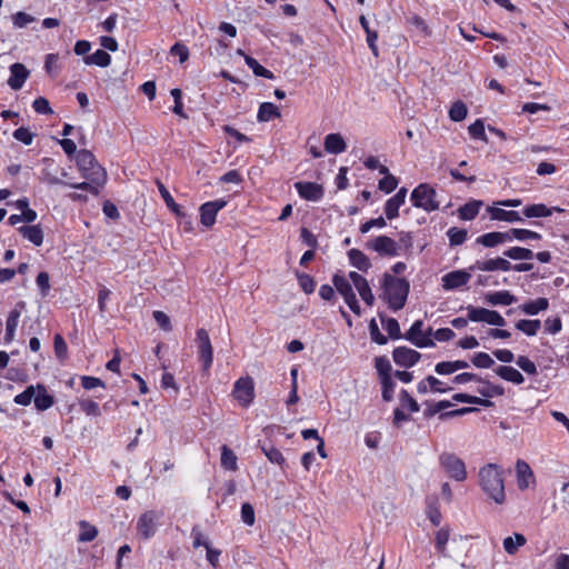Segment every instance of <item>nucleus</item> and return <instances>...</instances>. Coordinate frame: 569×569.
<instances>
[{
    "instance_id": "nucleus-60",
    "label": "nucleus",
    "mask_w": 569,
    "mask_h": 569,
    "mask_svg": "<svg viewBox=\"0 0 569 569\" xmlns=\"http://www.w3.org/2000/svg\"><path fill=\"white\" fill-rule=\"evenodd\" d=\"M13 138L29 146L32 143L33 133L28 128L20 127L13 131Z\"/></svg>"
},
{
    "instance_id": "nucleus-43",
    "label": "nucleus",
    "mask_w": 569,
    "mask_h": 569,
    "mask_svg": "<svg viewBox=\"0 0 569 569\" xmlns=\"http://www.w3.org/2000/svg\"><path fill=\"white\" fill-rule=\"evenodd\" d=\"M157 186H158L159 192H160L163 201L166 202L167 207L177 216H183V213L180 210L179 204L176 203L174 199L172 198V196L170 194L168 189L164 187V184L160 181H157Z\"/></svg>"
},
{
    "instance_id": "nucleus-61",
    "label": "nucleus",
    "mask_w": 569,
    "mask_h": 569,
    "mask_svg": "<svg viewBox=\"0 0 569 569\" xmlns=\"http://www.w3.org/2000/svg\"><path fill=\"white\" fill-rule=\"evenodd\" d=\"M241 519L248 526H253L256 521L253 507L249 502L241 506Z\"/></svg>"
},
{
    "instance_id": "nucleus-4",
    "label": "nucleus",
    "mask_w": 569,
    "mask_h": 569,
    "mask_svg": "<svg viewBox=\"0 0 569 569\" xmlns=\"http://www.w3.org/2000/svg\"><path fill=\"white\" fill-rule=\"evenodd\" d=\"M162 518L163 512L161 510L143 511L136 522L137 535L143 540L151 539L162 525Z\"/></svg>"
},
{
    "instance_id": "nucleus-55",
    "label": "nucleus",
    "mask_w": 569,
    "mask_h": 569,
    "mask_svg": "<svg viewBox=\"0 0 569 569\" xmlns=\"http://www.w3.org/2000/svg\"><path fill=\"white\" fill-rule=\"evenodd\" d=\"M170 93L174 100L172 111L181 118H187V114L183 112L182 91L179 88H174Z\"/></svg>"
},
{
    "instance_id": "nucleus-26",
    "label": "nucleus",
    "mask_w": 569,
    "mask_h": 569,
    "mask_svg": "<svg viewBox=\"0 0 569 569\" xmlns=\"http://www.w3.org/2000/svg\"><path fill=\"white\" fill-rule=\"evenodd\" d=\"M527 542L522 533L515 532L512 536L506 537L502 541L505 551L508 555H516L519 548L523 547Z\"/></svg>"
},
{
    "instance_id": "nucleus-54",
    "label": "nucleus",
    "mask_w": 569,
    "mask_h": 569,
    "mask_svg": "<svg viewBox=\"0 0 569 569\" xmlns=\"http://www.w3.org/2000/svg\"><path fill=\"white\" fill-rule=\"evenodd\" d=\"M299 284L305 293L309 295L315 291L316 282L313 278L307 273H297Z\"/></svg>"
},
{
    "instance_id": "nucleus-38",
    "label": "nucleus",
    "mask_w": 569,
    "mask_h": 569,
    "mask_svg": "<svg viewBox=\"0 0 569 569\" xmlns=\"http://www.w3.org/2000/svg\"><path fill=\"white\" fill-rule=\"evenodd\" d=\"M508 232H509L510 241H512L513 239H516L518 241L540 240L541 239L540 233H538L536 231L528 230V229L512 228Z\"/></svg>"
},
{
    "instance_id": "nucleus-30",
    "label": "nucleus",
    "mask_w": 569,
    "mask_h": 569,
    "mask_svg": "<svg viewBox=\"0 0 569 569\" xmlns=\"http://www.w3.org/2000/svg\"><path fill=\"white\" fill-rule=\"evenodd\" d=\"M18 231L34 246H41L43 242V232L39 226H23Z\"/></svg>"
},
{
    "instance_id": "nucleus-39",
    "label": "nucleus",
    "mask_w": 569,
    "mask_h": 569,
    "mask_svg": "<svg viewBox=\"0 0 569 569\" xmlns=\"http://www.w3.org/2000/svg\"><path fill=\"white\" fill-rule=\"evenodd\" d=\"M516 328L518 330H520L521 332H523L525 335L532 337L538 333L539 329L541 328V322L538 319H536V320L522 319L516 323Z\"/></svg>"
},
{
    "instance_id": "nucleus-52",
    "label": "nucleus",
    "mask_w": 569,
    "mask_h": 569,
    "mask_svg": "<svg viewBox=\"0 0 569 569\" xmlns=\"http://www.w3.org/2000/svg\"><path fill=\"white\" fill-rule=\"evenodd\" d=\"M262 451L266 455V457L269 459L270 462L277 463L279 466L284 465V457L282 456L281 451L277 449L273 446L270 447H262Z\"/></svg>"
},
{
    "instance_id": "nucleus-33",
    "label": "nucleus",
    "mask_w": 569,
    "mask_h": 569,
    "mask_svg": "<svg viewBox=\"0 0 569 569\" xmlns=\"http://www.w3.org/2000/svg\"><path fill=\"white\" fill-rule=\"evenodd\" d=\"M553 210L560 211L559 208H548L543 203L530 204L523 209V216L527 218L549 217Z\"/></svg>"
},
{
    "instance_id": "nucleus-42",
    "label": "nucleus",
    "mask_w": 569,
    "mask_h": 569,
    "mask_svg": "<svg viewBox=\"0 0 569 569\" xmlns=\"http://www.w3.org/2000/svg\"><path fill=\"white\" fill-rule=\"evenodd\" d=\"M355 288L367 306L372 307L375 305L376 299L366 278L357 283Z\"/></svg>"
},
{
    "instance_id": "nucleus-29",
    "label": "nucleus",
    "mask_w": 569,
    "mask_h": 569,
    "mask_svg": "<svg viewBox=\"0 0 569 569\" xmlns=\"http://www.w3.org/2000/svg\"><path fill=\"white\" fill-rule=\"evenodd\" d=\"M483 202L480 200H471L458 209V216L461 220H472L479 213Z\"/></svg>"
},
{
    "instance_id": "nucleus-40",
    "label": "nucleus",
    "mask_w": 569,
    "mask_h": 569,
    "mask_svg": "<svg viewBox=\"0 0 569 569\" xmlns=\"http://www.w3.org/2000/svg\"><path fill=\"white\" fill-rule=\"evenodd\" d=\"M244 62L252 70V72L254 73V76L257 77H262V78H266V79H273L274 76L273 73L266 69L264 67H262L256 59H253L252 57L250 56H244Z\"/></svg>"
},
{
    "instance_id": "nucleus-24",
    "label": "nucleus",
    "mask_w": 569,
    "mask_h": 569,
    "mask_svg": "<svg viewBox=\"0 0 569 569\" xmlns=\"http://www.w3.org/2000/svg\"><path fill=\"white\" fill-rule=\"evenodd\" d=\"M485 300L491 306H510L517 301V298L509 291L501 290L487 293Z\"/></svg>"
},
{
    "instance_id": "nucleus-59",
    "label": "nucleus",
    "mask_w": 569,
    "mask_h": 569,
    "mask_svg": "<svg viewBox=\"0 0 569 569\" xmlns=\"http://www.w3.org/2000/svg\"><path fill=\"white\" fill-rule=\"evenodd\" d=\"M33 21L34 17L22 11H19L12 16V22L16 28H24Z\"/></svg>"
},
{
    "instance_id": "nucleus-45",
    "label": "nucleus",
    "mask_w": 569,
    "mask_h": 569,
    "mask_svg": "<svg viewBox=\"0 0 569 569\" xmlns=\"http://www.w3.org/2000/svg\"><path fill=\"white\" fill-rule=\"evenodd\" d=\"M447 236L449 239V244L451 247H456L462 244L467 240L468 232L466 229L451 227L448 229Z\"/></svg>"
},
{
    "instance_id": "nucleus-51",
    "label": "nucleus",
    "mask_w": 569,
    "mask_h": 569,
    "mask_svg": "<svg viewBox=\"0 0 569 569\" xmlns=\"http://www.w3.org/2000/svg\"><path fill=\"white\" fill-rule=\"evenodd\" d=\"M471 362L477 368H490L493 366V359L486 352H477L472 356Z\"/></svg>"
},
{
    "instance_id": "nucleus-28",
    "label": "nucleus",
    "mask_w": 569,
    "mask_h": 569,
    "mask_svg": "<svg viewBox=\"0 0 569 569\" xmlns=\"http://www.w3.org/2000/svg\"><path fill=\"white\" fill-rule=\"evenodd\" d=\"M348 257L350 263L360 271H368L371 267L369 258L359 249H350Z\"/></svg>"
},
{
    "instance_id": "nucleus-27",
    "label": "nucleus",
    "mask_w": 569,
    "mask_h": 569,
    "mask_svg": "<svg viewBox=\"0 0 569 569\" xmlns=\"http://www.w3.org/2000/svg\"><path fill=\"white\" fill-rule=\"evenodd\" d=\"M488 211H489L490 218L493 220L507 221V222L522 221V218L520 217L519 212H517V211H507L505 209L496 208V207H489Z\"/></svg>"
},
{
    "instance_id": "nucleus-57",
    "label": "nucleus",
    "mask_w": 569,
    "mask_h": 569,
    "mask_svg": "<svg viewBox=\"0 0 569 569\" xmlns=\"http://www.w3.org/2000/svg\"><path fill=\"white\" fill-rule=\"evenodd\" d=\"M397 186L398 179L393 174H387V177H383L378 183L379 189L386 193L392 192Z\"/></svg>"
},
{
    "instance_id": "nucleus-16",
    "label": "nucleus",
    "mask_w": 569,
    "mask_h": 569,
    "mask_svg": "<svg viewBox=\"0 0 569 569\" xmlns=\"http://www.w3.org/2000/svg\"><path fill=\"white\" fill-rule=\"evenodd\" d=\"M392 357L398 366L410 368L420 360L421 355L411 348L398 347L393 350Z\"/></svg>"
},
{
    "instance_id": "nucleus-56",
    "label": "nucleus",
    "mask_w": 569,
    "mask_h": 569,
    "mask_svg": "<svg viewBox=\"0 0 569 569\" xmlns=\"http://www.w3.org/2000/svg\"><path fill=\"white\" fill-rule=\"evenodd\" d=\"M34 392L36 388L33 386H29L23 392L17 395L13 401L19 406H28L31 403V400L34 397Z\"/></svg>"
},
{
    "instance_id": "nucleus-21",
    "label": "nucleus",
    "mask_w": 569,
    "mask_h": 569,
    "mask_svg": "<svg viewBox=\"0 0 569 569\" xmlns=\"http://www.w3.org/2000/svg\"><path fill=\"white\" fill-rule=\"evenodd\" d=\"M509 241H510V237H509L508 231H506V232H500V231L488 232V233H485L477 238V242L481 243L482 246H485L487 248H493L500 243H505V242H509Z\"/></svg>"
},
{
    "instance_id": "nucleus-32",
    "label": "nucleus",
    "mask_w": 569,
    "mask_h": 569,
    "mask_svg": "<svg viewBox=\"0 0 569 569\" xmlns=\"http://www.w3.org/2000/svg\"><path fill=\"white\" fill-rule=\"evenodd\" d=\"M549 307V301L547 298H538L536 300H530L525 302L519 307V309L529 316L538 315L540 311L547 310Z\"/></svg>"
},
{
    "instance_id": "nucleus-6",
    "label": "nucleus",
    "mask_w": 569,
    "mask_h": 569,
    "mask_svg": "<svg viewBox=\"0 0 569 569\" xmlns=\"http://www.w3.org/2000/svg\"><path fill=\"white\" fill-rule=\"evenodd\" d=\"M439 466L455 481L461 482L467 479L465 462L452 452H442L439 456Z\"/></svg>"
},
{
    "instance_id": "nucleus-5",
    "label": "nucleus",
    "mask_w": 569,
    "mask_h": 569,
    "mask_svg": "<svg viewBox=\"0 0 569 569\" xmlns=\"http://www.w3.org/2000/svg\"><path fill=\"white\" fill-rule=\"evenodd\" d=\"M436 198L437 191L428 183H420L412 190L410 197L415 207L421 208L427 212L436 211L439 209V202Z\"/></svg>"
},
{
    "instance_id": "nucleus-13",
    "label": "nucleus",
    "mask_w": 569,
    "mask_h": 569,
    "mask_svg": "<svg viewBox=\"0 0 569 569\" xmlns=\"http://www.w3.org/2000/svg\"><path fill=\"white\" fill-rule=\"evenodd\" d=\"M227 200L217 199L213 201H208L201 204L200 207V221L207 227L211 228L216 222L217 213L227 206Z\"/></svg>"
},
{
    "instance_id": "nucleus-44",
    "label": "nucleus",
    "mask_w": 569,
    "mask_h": 569,
    "mask_svg": "<svg viewBox=\"0 0 569 569\" xmlns=\"http://www.w3.org/2000/svg\"><path fill=\"white\" fill-rule=\"evenodd\" d=\"M24 307L26 303L23 301H20L17 303L16 308L10 311L6 322V331H16L21 316V311L22 309H24Z\"/></svg>"
},
{
    "instance_id": "nucleus-2",
    "label": "nucleus",
    "mask_w": 569,
    "mask_h": 569,
    "mask_svg": "<svg viewBox=\"0 0 569 569\" xmlns=\"http://www.w3.org/2000/svg\"><path fill=\"white\" fill-rule=\"evenodd\" d=\"M410 284L405 278H396L389 273H385L382 278L383 299L392 311L401 310L407 301Z\"/></svg>"
},
{
    "instance_id": "nucleus-36",
    "label": "nucleus",
    "mask_w": 569,
    "mask_h": 569,
    "mask_svg": "<svg viewBox=\"0 0 569 569\" xmlns=\"http://www.w3.org/2000/svg\"><path fill=\"white\" fill-rule=\"evenodd\" d=\"M221 467L226 470L236 471L238 469L237 466V456L234 452L226 445L221 447Z\"/></svg>"
},
{
    "instance_id": "nucleus-22",
    "label": "nucleus",
    "mask_w": 569,
    "mask_h": 569,
    "mask_svg": "<svg viewBox=\"0 0 569 569\" xmlns=\"http://www.w3.org/2000/svg\"><path fill=\"white\" fill-rule=\"evenodd\" d=\"M325 149L332 154H339L346 151L347 143L340 133H329L325 138Z\"/></svg>"
},
{
    "instance_id": "nucleus-10",
    "label": "nucleus",
    "mask_w": 569,
    "mask_h": 569,
    "mask_svg": "<svg viewBox=\"0 0 569 569\" xmlns=\"http://www.w3.org/2000/svg\"><path fill=\"white\" fill-rule=\"evenodd\" d=\"M367 248L376 251L381 257H396L400 246L390 237L379 236L367 242Z\"/></svg>"
},
{
    "instance_id": "nucleus-37",
    "label": "nucleus",
    "mask_w": 569,
    "mask_h": 569,
    "mask_svg": "<svg viewBox=\"0 0 569 569\" xmlns=\"http://www.w3.org/2000/svg\"><path fill=\"white\" fill-rule=\"evenodd\" d=\"M503 256L512 260H530L535 257V253L528 248L511 247L503 251Z\"/></svg>"
},
{
    "instance_id": "nucleus-17",
    "label": "nucleus",
    "mask_w": 569,
    "mask_h": 569,
    "mask_svg": "<svg viewBox=\"0 0 569 569\" xmlns=\"http://www.w3.org/2000/svg\"><path fill=\"white\" fill-rule=\"evenodd\" d=\"M295 188L299 196L308 201H318L323 197V188L316 182L299 181L295 183Z\"/></svg>"
},
{
    "instance_id": "nucleus-15",
    "label": "nucleus",
    "mask_w": 569,
    "mask_h": 569,
    "mask_svg": "<svg viewBox=\"0 0 569 569\" xmlns=\"http://www.w3.org/2000/svg\"><path fill=\"white\" fill-rule=\"evenodd\" d=\"M470 271L480 270V271H510L511 263L507 259L502 257L488 259V260H478L475 264L469 267Z\"/></svg>"
},
{
    "instance_id": "nucleus-8",
    "label": "nucleus",
    "mask_w": 569,
    "mask_h": 569,
    "mask_svg": "<svg viewBox=\"0 0 569 569\" xmlns=\"http://www.w3.org/2000/svg\"><path fill=\"white\" fill-rule=\"evenodd\" d=\"M468 319L473 322H486L491 326L503 327L506 325L505 318L495 310H489L486 308H478L473 306H468Z\"/></svg>"
},
{
    "instance_id": "nucleus-3",
    "label": "nucleus",
    "mask_w": 569,
    "mask_h": 569,
    "mask_svg": "<svg viewBox=\"0 0 569 569\" xmlns=\"http://www.w3.org/2000/svg\"><path fill=\"white\" fill-rule=\"evenodd\" d=\"M76 163L82 178H92L97 181L108 179L106 169L98 163L96 157L89 150L82 149L78 151Z\"/></svg>"
},
{
    "instance_id": "nucleus-50",
    "label": "nucleus",
    "mask_w": 569,
    "mask_h": 569,
    "mask_svg": "<svg viewBox=\"0 0 569 569\" xmlns=\"http://www.w3.org/2000/svg\"><path fill=\"white\" fill-rule=\"evenodd\" d=\"M80 527L79 541L89 542L96 539L98 530L94 526L89 525L87 521H81Z\"/></svg>"
},
{
    "instance_id": "nucleus-64",
    "label": "nucleus",
    "mask_w": 569,
    "mask_h": 569,
    "mask_svg": "<svg viewBox=\"0 0 569 569\" xmlns=\"http://www.w3.org/2000/svg\"><path fill=\"white\" fill-rule=\"evenodd\" d=\"M80 408L88 416L97 417L100 415L99 405L93 400L87 399L80 401Z\"/></svg>"
},
{
    "instance_id": "nucleus-41",
    "label": "nucleus",
    "mask_w": 569,
    "mask_h": 569,
    "mask_svg": "<svg viewBox=\"0 0 569 569\" xmlns=\"http://www.w3.org/2000/svg\"><path fill=\"white\" fill-rule=\"evenodd\" d=\"M40 179L49 186H66L67 183L63 179L59 178L58 171L52 169V163L42 169Z\"/></svg>"
},
{
    "instance_id": "nucleus-1",
    "label": "nucleus",
    "mask_w": 569,
    "mask_h": 569,
    "mask_svg": "<svg viewBox=\"0 0 569 569\" xmlns=\"http://www.w3.org/2000/svg\"><path fill=\"white\" fill-rule=\"evenodd\" d=\"M479 483L482 490L497 503L506 500L503 469L497 463H487L479 470Z\"/></svg>"
},
{
    "instance_id": "nucleus-62",
    "label": "nucleus",
    "mask_w": 569,
    "mask_h": 569,
    "mask_svg": "<svg viewBox=\"0 0 569 569\" xmlns=\"http://www.w3.org/2000/svg\"><path fill=\"white\" fill-rule=\"evenodd\" d=\"M32 107L34 109V111L39 114H51L53 113L50 104H49V101L43 98V97H39L37 98L33 103H32Z\"/></svg>"
},
{
    "instance_id": "nucleus-47",
    "label": "nucleus",
    "mask_w": 569,
    "mask_h": 569,
    "mask_svg": "<svg viewBox=\"0 0 569 569\" xmlns=\"http://www.w3.org/2000/svg\"><path fill=\"white\" fill-rule=\"evenodd\" d=\"M468 113L467 106L462 101H456L452 103L449 110V118L452 121L459 122L466 119Z\"/></svg>"
},
{
    "instance_id": "nucleus-53",
    "label": "nucleus",
    "mask_w": 569,
    "mask_h": 569,
    "mask_svg": "<svg viewBox=\"0 0 569 569\" xmlns=\"http://www.w3.org/2000/svg\"><path fill=\"white\" fill-rule=\"evenodd\" d=\"M468 131L473 139H479L485 142L487 141V136L485 132V124H483L482 120H480V119L476 120L472 124L469 126Z\"/></svg>"
},
{
    "instance_id": "nucleus-58",
    "label": "nucleus",
    "mask_w": 569,
    "mask_h": 569,
    "mask_svg": "<svg viewBox=\"0 0 569 569\" xmlns=\"http://www.w3.org/2000/svg\"><path fill=\"white\" fill-rule=\"evenodd\" d=\"M517 366L522 369L528 375H537V367L533 361H531L526 356H519L516 360Z\"/></svg>"
},
{
    "instance_id": "nucleus-7",
    "label": "nucleus",
    "mask_w": 569,
    "mask_h": 569,
    "mask_svg": "<svg viewBox=\"0 0 569 569\" xmlns=\"http://www.w3.org/2000/svg\"><path fill=\"white\" fill-rule=\"evenodd\" d=\"M332 283L336 290L339 292V295L342 296L345 302L350 308V310L356 316H361L362 310L353 291V284L349 282L347 277L337 273L332 277Z\"/></svg>"
},
{
    "instance_id": "nucleus-11",
    "label": "nucleus",
    "mask_w": 569,
    "mask_h": 569,
    "mask_svg": "<svg viewBox=\"0 0 569 569\" xmlns=\"http://www.w3.org/2000/svg\"><path fill=\"white\" fill-rule=\"evenodd\" d=\"M403 337L418 348H432L436 346L433 339L429 338L428 333H425L422 320H416Z\"/></svg>"
},
{
    "instance_id": "nucleus-18",
    "label": "nucleus",
    "mask_w": 569,
    "mask_h": 569,
    "mask_svg": "<svg viewBox=\"0 0 569 569\" xmlns=\"http://www.w3.org/2000/svg\"><path fill=\"white\" fill-rule=\"evenodd\" d=\"M417 390L421 395L428 392L445 393L452 390V387L448 386L446 382L441 381L435 376H428L418 382Z\"/></svg>"
},
{
    "instance_id": "nucleus-19",
    "label": "nucleus",
    "mask_w": 569,
    "mask_h": 569,
    "mask_svg": "<svg viewBox=\"0 0 569 569\" xmlns=\"http://www.w3.org/2000/svg\"><path fill=\"white\" fill-rule=\"evenodd\" d=\"M516 478L520 490H526L535 482V475L530 466L521 459L516 462Z\"/></svg>"
},
{
    "instance_id": "nucleus-48",
    "label": "nucleus",
    "mask_w": 569,
    "mask_h": 569,
    "mask_svg": "<svg viewBox=\"0 0 569 569\" xmlns=\"http://www.w3.org/2000/svg\"><path fill=\"white\" fill-rule=\"evenodd\" d=\"M427 516L435 526H439L442 519V515L439 510L437 498L428 500Z\"/></svg>"
},
{
    "instance_id": "nucleus-9",
    "label": "nucleus",
    "mask_w": 569,
    "mask_h": 569,
    "mask_svg": "<svg viewBox=\"0 0 569 569\" xmlns=\"http://www.w3.org/2000/svg\"><path fill=\"white\" fill-rule=\"evenodd\" d=\"M196 342L198 345L199 360L202 362L203 371H208L213 361V348L206 329L201 328L197 330Z\"/></svg>"
},
{
    "instance_id": "nucleus-49",
    "label": "nucleus",
    "mask_w": 569,
    "mask_h": 569,
    "mask_svg": "<svg viewBox=\"0 0 569 569\" xmlns=\"http://www.w3.org/2000/svg\"><path fill=\"white\" fill-rule=\"evenodd\" d=\"M480 382H482L483 386L481 388H478L477 391L485 398L502 396L505 392V390L501 386L492 385L490 382L482 381V380Z\"/></svg>"
},
{
    "instance_id": "nucleus-34",
    "label": "nucleus",
    "mask_w": 569,
    "mask_h": 569,
    "mask_svg": "<svg viewBox=\"0 0 569 569\" xmlns=\"http://www.w3.org/2000/svg\"><path fill=\"white\" fill-rule=\"evenodd\" d=\"M279 117L280 111L272 102H263L260 104L257 116L259 121L267 122Z\"/></svg>"
},
{
    "instance_id": "nucleus-25",
    "label": "nucleus",
    "mask_w": 569,
    "mask_h": 569,
    "mask_svg": "<svg viewBox=\"0 0 569 569\" xmlns=\"http://www.w3.org/2000/svg\"><path fill=\"white\" fill-rule=\"evenodd\" d=\"M495 372L503 380L521 385L525 381L523 376L516 368L510 366H499L495 369Z\"/></svg>"
},
{
    "instance_id": "nucleus-46",
    "label": "nucleus",
    "mask_w": 569,
    "mask_h": 569,
    "mask_svg": "<svg viewBox=\"0 0 569 569\" xmlns=\"http://www.w3.org/2000/svg\"><path fill=\"white\" fill-rule=\"evenodd\" d=\"M383 329L388 332L389 337L393 340L401 338V330L399 322L395 318H383L380 316Z\"/></svg>"
},
{
    "instance_id": "nucleus-12",
    "label": "nucleus",
    "mask_w": 569,
    "mask_h": 569,
    "mask_svg": "<svg viewBox=\"0 0 569 569\" xmlns=\"http://www.w3.org/2000/svg\"><path fill=\"white\" fill-rule=\"evenodd\" d=\"M232 395L242 407H248L254 398V385L250 377L240 378L236 381Z\"/></svg>"
},
{
    "instance_id": "nucleus-31",
    "label": "nucleus",
    "mask_w": 569,
    "mask_h": 569,
    "mask_svg": "<svg viewBox=\"0 0 569 569\" xmlns=\"http://www.w3.org/2000/svg\"><path fill=\"white\" fill-rule=\"evenodd\" d=\"M36 390L38 391V393H34L33 397L36 408L40 411L49 409L54 402L53 397L47 392L42 385H38Z\"/></svg>"
},
{
    "instance_id": "nucleus-63",
    "label": "nucleus",
    "mask_w": 569,
    "mask_h": 569,
    "mask_svg": "<svg viewBox=\"0 0 569 569\" xmlns=\"http://www.w3.org/2000/svg\"><path fill=\"white\" fill-rule=\"evenodd\" d=\"M170 54L179 57L180 62L183 63L189 58V49L183 43L177 42L171 47Z\"/></svg>"
},
{
    "instance_id": "nucleus-35",
    "label": "nucleus",
    "mask_w": 569,
    "mask_h": 569,
    "mask_svg": "<svg viewBox=\"0 0 569 569\" xmlns=\"http://www.w3.org/2000/svg\"><path fill=\"white\" fill-rule=\"evenodd\" d=\"M86 64H96L99 67H108L111 62V57L104 50H97L92 54L86 56L83 58Z\"/></svg>"
},
{
    "instance_id": "nucleus-23",
    "label": "nucleus",
    "mask_w": 569,
    "mask_h": 569,
    "mask_svg": "<svg viewBox=\"0 0 569 569\" xmlns=\"http://www.w3.org/2000/svg\"><path fill=\"white\" fill-rule=\"evenodd\" d=\"M83 179H84V181H82V182H79V183L67 182L66 186L73 188V189L88 191L92 196L97 197L100 194L101 189L104 187V184L107 182V180L97 181L96 179H92V178H83Z\"/></svg>"
},
{
    "instance_id": "nucleus-20",
    "label": "nucleus",
    "mask_w": 569,
    "mask_h": 569,
    "mask_svg": "<svg viewBox=\"0 0 569 569\" xmlns=\"http://www.w3.org/2000/svg\"><path fill=\"white\" fill-rule=\"evenodd\" d=\"M28 77L29 70L22 63L16 62L10 66V77L8 79V84L12 90H20Z\"/></svg>"
},
{
    "instance_id": "nucleus-14",
    "label": "nucleus",
    "mask_w": 569,
    "mask_h": 569,
    "mask_svg": "<svg viewBox=\"0 0 569 569\" xmlns=\"http://www.w3.org/2000/svg\"><path fill=\"white\" fill-rule=\"evenodd\" d=\"M470 279V271L461 269L446 273L441 280L445 290H455L466 286Z\"/></svg>"
}]
</instances>
